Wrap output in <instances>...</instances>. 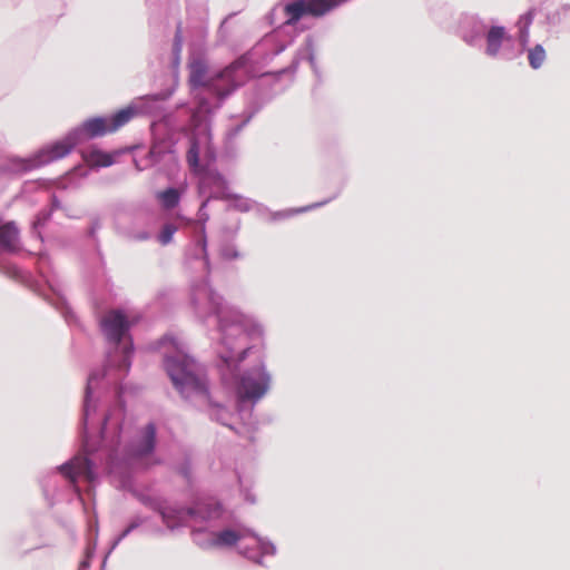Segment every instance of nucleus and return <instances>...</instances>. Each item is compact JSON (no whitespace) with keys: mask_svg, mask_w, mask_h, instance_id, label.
Returning <instances> with one entry per match:
<instances>
[{"mask_svg":"<svg viewBox=\"0 0 570 570\" xmlns=\"http://www.w3.org/2000/svg\"><path fill=\"white\" fill-rule=\"evenodd\" d=\"M245 66V59L233 61L215 76H208V65L202 57H195L188 62V82L191 88H206L218 99H224L244 82L240 71Z\"/></svg>","mask_w":570,"mask_h":570,"instance_id":"f257e3e1","label":"nucleus"},{"mask_svg":"<svg viewBox=\"0 0 570 570\" xmlns=\"http://www.w3.org/2000/svg\"><path fill=\"white\" fill-rule=\"evenodd\" d=\"M167 373L179 393L188 399L193 395L207 397L206 381L196 374L195 362L187 355L166 358Z\"/></svg>","mask_w":570,"mask_h":570,"instance_id":"f03ea898","label":"nucleus"},{"mask_svg":"<svg viewBox=\"0 0 570 570\" xmlns=\"http://www.w3.org/2000/svg\"><path fill=\"white\" fill-rule=\"evenodd\" d=\"M136 114L137 110L134 107H126L118 110L111 117H94L87 119L81 127L72 134H77L79 139L81 135L87 138L105 136L107 134L115 132L127 125Z\"/></svg>","mask_w":570,"mask_h":570,"instance_id":"7ed1b4c3","label":"nucleus"},{"mask_svg":"<svg viewBox=\"0 0 570 570\" xmlns=\"http://www.w3.org/2000/svg\"><path fill=\"white\" fill-rule=\"evenodd\" d=\"M347 0H296L285 4V24L293 26L304 16L322 17Z\"/></svg>","mask_w":570,"mask_h":570,"instance_id":"20e7f679","label":"nucleus"},{"mask_svg":"<svg viewBox=\"0 0 570 570\" xmlns=\"http://www.w3.org/2000/svg\"><path fill=\"white\" fill-rule=\"evenodd\" d=\"M269 386V375L263 367L255 370L253 373L246 374L240 379L237 387V394L240 400L261 399Z\"/></svg>","mask_w":570,"mask_h":570,"instance_id":"39448f33","label":"nucleus"},{"mask_svg":"<svg viewBox=\"0 0 570 570\" xmlns=\"http://www.w3.org/2000/svg\"><path fill=\"white\" fill-rule=\"evenodd\" d=\"M79 142L77 134H69L63 139L53 142L41 149L32 159L36 167L43 166L51 161L58 160L67 156Z\"/></svg>","mask_w":570,"mask_h":570,"instance_id":"423d86ee","label":"nucleus"},{"mask_svg":"<svg viewBox=\"0 0 570 570\" xmlns=\"http://www.w3.org/2000/svg\"><path fill=\"white\" fill-rule=\"evenodd\" d=\"M101 328L106 337L118 344L129 328L126 316L119 311H110L101 320Z\"/></svg>","mask_w":570,"mask_h":570,"instance_id":"0eeeda50","label":"nucleus"},{"mask_svg":"<svg viewBox=\"0 0 570 570\" xmlns=\"http://www.w3.org/2000/svg\"><path fill=\"white\" fill-rule=\"evenodd\" d=\"M156 428L153 423L147 424L140 435L132 441L129 446L128 454L132 459L147 458L155 449Z\"/></svg>","mask_w":570,"mask_h":570,"instance_id":"6e6552de","label":"nucleus"},{"mask_svg":"<svg viewBox=\"0 0 570 570\" xmlns=\"http://www.w3.org/2000/svg\"><path fill=\"white\" fill-rule=\"evenodd\" d=\"M227 188V181L218 173L214 170L206 171L199 183L200 193H208L206 200L202 204L200 210L207 205L210 198L220 197Z\"/></svg>","mask_w":570,"mask_h":570,"instance_id":"1a4fd4ad","label":"nucleus"},{"mask_svg":"<svg viewBox=\"0 0 570 570\" xmlns=\"http://www.w3.org/2000/svg\"><path fill=\"white\" fill-rule=\"evenodd\" d=\"M61 472L71 482H76L79 479L87 481H92L94 479L90 461L86 456H75L70 462L61 466Z\"/></svg>","mask_w":570,"mask_h":570,"instance_id":"9d476101","label":"nucleus"},{"mask_svg":"<svg viewBox=\"0 0 570 570\" xmlns=\"http://www.w3.org/2000/svg\"><path fill=\"white\" fill-rule=\"evenodd\" d=\"M202 146H204L205 153L209 158L214 157V149L210 145V135L209 132H205L199 136H195L191 139L189 150L187 151V163L190 169L195 173L199 170V155L202 151Z\"/></svg>","mask_w":570,"mask_h":570,"instance_id":"9b49d317","label":"nucleus"},{"mask_svg":"<svg viewBox=\"0 0 570 570\" xmlns=\"http://www.w3.org/2000/svg\"><path fill=\"white\" fill-rule=\"evenodd\" d=\"M213 301V311L217 314L219 321V328L223 333V342L227 344V337L229 335V330H232L230 334L239 335L244 332L245 328V316L240 313H234L233 325L229 324L227 318L223 315V309L218 302Z\"/></svg>","mask_w":570,"mask_h":570,"instance_id":"f8f14e48","label":"nucleus"},{"mask_svg":"<svg viewBox=\"0 0 570 570\" xmlns=\"http://www.w3.org/2000/svg\"><path fill=\"white\" fill-rule=\"evenodd\" d=\"M161 517L166 525L170 529H175L179 525H183L187 522L189 517H193L195 511L193 509H176L171 507H166L161 511Z\"/></svg>","mask_w":570,"mask_h":570,"instance_id":"ddd939ff","label":"nucleus"},{"mask_svg":"<svg viewBox=\"0 0 570 570\" xmlns=\"http://www.w3.org/2000/svg\"><path fill=\"white\" fill-rule=\"evenodd\" d=\"M191 509L195 511V513L189 518L199 521L218 519L223 513L222 505L214 500L198 502L196 507Z\"/></svg>","mask_w":570,"mask_h":570,"instance_id":"4468645a","label":"nucleus"},{"mask_svg":"<svg viewBox=\"0 0 570 570\" xmlns=\"http://www.w3.org/2000/svg\"><path fill=\"white\" fill-rule=\"evenodd\" d=\"M18 235V229L12 223L0 225V253L14 249Z\"/></svg>","mask_w":570,"mask_h":570,"instance_id":"2eb2a0df","label":"nucleus"},{"mask_svg":"<svg viewBox=\"0 0 570 570\" xmlns=\"http://www.w3.org/2000/svg\"><path fill=\"white\" fill-rule=\"evenodd\" d=\"M242 538H243V535L239 532H237L235 530L226 529V530L215 533L213 540L209 542V546L215 547V548L233 547Z\"/></svg>","mask_w":570,"mask_h":570,"instance_id":"dca6fc26","label":"nucleus"},{"mask_svg":"<svg viewBox=\"0 0 570 570\" xmlns=\"http://www.w3.org/2000/svg\"><path fill=\"white\" fill-rule=\"evenodd\" d=\"M504 37L505 31L503 27H492L487 36V53L495 56L501 48Z\"/></svg>","mask_w":570,"mask_h":570,"instance_id":"f3484780","label":"nucleus"},{"mask_svg":"<svg viewBox=\"0 0 570 570\" xmlns=\"http://www.w3.org/2000/svg\"><path fill=\"white\" fill-rule=\"evenodd\" d=\"M85 161L94 167H108L114 164L112 155L95 149L83 155Z\"/></svg>","mask_w":570,"mask_h":570,"instance_id":"a211bd4d","label":"nucleus"},{"mask_svg":"<svg viewBox=\"0 0 570 570\" xmlns=\"http://www.w3.org/2000/svg\"><path fill=\"white\" fill-rule=\"evenodd\" d=\"M183 191L184 189L180 191L176 188H167L157 193V199L161 203V206L165 209H173L179 204Z\"/></svg>","mask_w":570,"mask_h":570,"instance_id":"6ab92c4d","label":"nucleus"},{"mask_svg":"<svg viewBox=\"0 0 570 570\" xmlns=\"http://www.w3.org/2000/svg\"><path fill=\"white\" fill-rule=\"evenodd\" d=\"M546 57L547 56H546L544 48L541 45H537L532 49L529 50V53H528L529 65L533 69H539L543 65Z\"/></svg>","mask_w":570,"mask_h":570,"instance_id":"aec40b11","label":"nucleus"},{"mask_svg":"<svg viewBox=\"0 0 570 570\" xmlns=\"http://www.w3.org/2000/svg\"><path fill=\"white\" fill-rule=\"evenodd\" d=\"M176 232L177 227L174 224H165L157 236L160 245H168L173 240L174 234Z\"/></svg>","mask_w":570,"mask_h":570,"instance_id":"412c9836","label":"nucleus"},{"mask_svg":"<svg viewBox=\"0 0 570 570\" xmlns=\"http://www.w3.org/2000/svg\"><path fill=\"white\" fill-rule=\"evenodd\" d=\"M207 219H208L207 214H202L200 220L198 222L199 233H200V239H199L198 244L200 245V247H202V249H203L205 255H206V249H207V238H206V226H205V223H206Z\"/></svg>","mask_w":570,"mask_h":570,"instance_id":"4be33fe9","label":"nucleus"},{"mask_svg":"<svg viewBox=\"0 0 570 570\" xmlns=\"http://www.w3.org/2000/svg\"><path fill=\"white\" fill-rule=\"evenodd\" d=\"M183 45V28L181 23H178L175 38H174V50L179 53Z\"/></svg>","mask_w":570,"mask_h":570,"instance_id":"5701e85b","label":"nucleus"},{"mask_svg":"<svg viewBox=\"0 0 570 570\" xmlns=\"http://www.w3.org/2000/svg\"><path fill=\"white\" fill-rule=\"evenodd\" d=\"M149 237H150V235L148 232H140L132 236L134 239L139 240V242L148 240Z\"/></svg>","mask_w":570,"mask_h":570,"instance_id":"b1692460","label":"nucleus"},{"mask_svg":"<svg viewBox=\"0 0 570 570\" xmlns=\"http://www.w3.org/2000/svg\"><path fill=\"white\" fill-rule=\"evenodd\" d=\"M304 210H305V208H302V209H289V210H286L284 213H279L278 215L282 216V217H288V216H292L293 214L302 213Z\"/></svg>","mask_w":570,"mask_h":570,"instance_id":"393cba45","label":"nucleus"},{"mask_svg":"<svg viewBox=\"0 0 570 570\" xmlns=\"http://www.w3.org/2000/svg\"><path fill=\"white\" fill-rule=\"evenodd\" d=\"M223 361L227 364V366H230L232 363L235 361L234 356L230 355H222Z\"/></svg>","mask_w":570,"mask_h":570,"instance_id":"a878e982","label":"nucleus"},{"mask_svg":"<svg viewBox=\"0 0 570 570\" xmlns=\"http://www.w3.org/2000/svg\"><path fill=\"white\" fill-rule=\"evenodd\" d=\"M246 353H247V348L243 350V351L239 353V355H238V357H237V360H236V361H237L238 363H239V362H242V361L245 358Z\"/></svg>","mask_w":570,"mask_h":570,"instance_id":"bb28decb","label":"nucleus"},{"mask_svg":"<svg viewBox=\"0 0 570 570\" xmlns=\"http://www.w3.org/2000/svg\"><path fill=\"white\" fill-rule=\"evenodd\" d=\"M199 109H200V111H205V112H207V111H208V108L205 106V102H204V101H200V102H199Z\"/></svg>","mask_w":570,"mask_h":570,"instance_id":"cd10ccee","label":"nucleus"},{"mask_svg":"<svg viewBox=\"0 0 570 570\" xmlns=\"http://www.w3.org/2000/svg\"><path fill=\"white\" fill-rule=\"evenodd\" d=\"M219 83H220V86H226L228 83V80L227 79L220 80Z\"/></svg>","mask_w":570,"mask_h":570,"instance_id":"c85d7f7f","label":"nucleus"},{"mask_svg":"<svg viewBox=\"0 0 570 570\" xmlns=\"http://www.w3.org/2000/svg\"><path fill=\"white\" fill-rule=\"evenodd\" d=\"M92 380H94V376H90L88 384H90L92 382Z\"/></svg>","mask_w":570,"mask_h":570,"instance_id":"c756f323","label":"nucleus"}]
</instances>
